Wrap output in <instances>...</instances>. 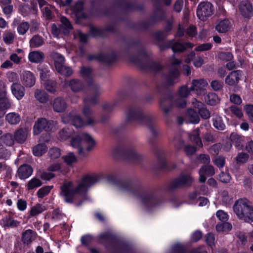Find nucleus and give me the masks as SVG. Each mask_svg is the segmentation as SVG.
<instances>
[{"mask_svg":"<svg viewBox=\"0 0 253 253\" xmlns=\"http://www.w3.org/2000/svg\"><path fill=\"white\" fill-rule=\"evenodd\" d=\"M98 181L96 176L85 175L81 179L76 188H73L72 182H65L60 186V195L66 203H72L76 194L85 196L88 188Z\"/></svg>","mask_w":253,"mask_h":253,"instance_id":"nucleus-1","label":"nucleus"},{"mask_svg":"<svg viewBox=\"0 0 253 253\" xmlns=\"http://www.w3.org/2000/svg\"><path fill=\"white\" fill-rule=\"evenodd\" d=\"M119 188L124 192H127L132 196L139 197L142 203L146 207L153 208L159 206L162 200L154 194L150 193L141 196L142 188L130 181H125L119 185Z\"/></svg>","mask_w":253,"mask_h":253,"instance_id":"nucleus-2","label":"nucleus"},{"mask_svg":"<svg viewBox=\"0 0 253 253\" xmlns=\"http://www.w3.org/2000/svg\"><path fill=\"white\" fill-rule=\"evenodd\" d=\"M126 121L128 122L136 121L138 123L146 126L150 129L152 135L156 137L158 134L159 128L155 122L154 117L150 114H144L140 107H131L127 112Z\"/></svg>","mask_w":253,"mask_h":253,"instance_id":"nucleus-3","label":"nucleus"},{"mask_svg":"<svg viewBox=\"0 0 253 253\" xmlns=\"http://www.w3.org/2000/svg\"><path fill=\"white\" fill-rule=\"evenodd\" d=\"M233 210L240 220L247 223L253 222V206L248 199L242 198L236 200Z\"/></svg>","mask_w":253,"mask_h":253,"instance_id":"nucleus-4","label":"nucleus"},{"mask_svg":"<svg viewBox=\"0 0 253 253\" xmlns=\"http://www.w3.org/2000/svg\"><path fill=\"white\" fill-rule=\"evenodd\" d=\"M71 146L78 149V154L83 157L86 156L85 152L84 150V145L85 144V151H91L95 146V142L93 138L88 133H83L72 138Z\"/></svg>","mask_w":253,"mask_h":253,"instance_id":"nucleus-5","label":"nucleus"},{"mask_svg":"<svg viewBox=\"0 0 253 253\" xmlns=\"http://www.w3.org/2000/svg\"><path fill=\"white\" fill-rule=\"evenodd\" d=\"M147 56L146 52L143 51L138 53V57L137 58L135 59L131 57L130 60L132 62L139 64L140 67L144 70L154 73L160 71L162 69L163 67L159 63L152 60H148L146 63H143L141 62V58H145Z\"/></svg>","mask_w":253,"mask_h":253,"instance_id":"nucleus-6","label":"nucleus"},{"mask_svg":"<svg viewBox=\"0 0 253 253\" xmlns=\"http://www.w3.org/2000/svg\"><path fill=\"white\" fill-rule=\"evenodd\" d=\"M114 155L116 157L132 162L141 158V156L132 148L117 147L114 150Z\"/></svg>","mask_w":253,"mask_h":253,"instance_id":"nucleus-7","label":"nucleus"},{"mask_svg":"<svg viewBox=\"0 0 253 253\" xmlns=\"http://www.w3.org/2000/svg\"><path fill=\"white\" fill-rule=\"evenodd\" d=\"M181 64V61L173 57L171 61V66L169 74L165 78V83L164 87L172 85L178 82V77L180 75L179 71L176 67Z\"/></svg>","mask_w":253,"mask_h":253,"instance_id":"nucleus-8","label":"nucleus"},{"mask_svg":"<svg viewBox=\"0 0 253 253\" xmlns=\"http://www.w3.org/2000/svg\"><path fill=\"white\" fill-rule=\"evenodd\" d=\"M213 6L211 2L208 1L201 2L197 7V16L199 19L204 21L213 14Z\"/></svg>","mask_w":253,"mask_h":253,"instance_id":"nucleus-9","label":"nucleus"},{"mask_svg":"<svg viewBox=\"0 0 253 253\" xmlns=\"http://www.w3.org/2000/svg\"><path fill=\"white\" fill-rule=\"evenodd\" d=\"M192 181L193 178L189 174H181L169 182L168 188L172 191L184 186H189Z\"/></svg>","mask_w":253,"mask_h":253,"instance_id":"nucleus-10","label":"nucleus"},{"mask_svg":"<svg viewBox=\"0 0 253 253\" xmlns=\"http://www.w3.org/2000/svg\"><path fill=\"white\" fill-rule=\"evenodd\" d=\"M90 89L92 92V96H87L84 99V105L87 106L88 104L95 105L97 103V97L102 93L100 85L94 82L91 81L89 84Z\"/></svg>","mask_w":253,"mask_h":253,"instance_id":"nucleus-11","label":"nucleus"},{"mask_svg":"<svg viewBox=\"0 0 253 253\" xmlns=\"http://www.w3.org/2000/svg\"><path fill=\"white\" fill-rule=\"evenodd\" d=\"M52 122V121H48L44 118L38 119L34 126V134L38 135L43 130H49L51 128V125Z\"/></svg>","mask_w":253,"mask_h":253,"instance_id":"nucleus-12","label":"nucleus"},{"mask_svg":"<svg viewBox=\"0 0 253 253\" xmlns=\"http://www.w3.org/2000/svg\"><path fill=\"white\" fill-rule=\"evenodd\" d=\"M193 45L190 42L181 43L180 42H174V40L169 41L163 46L161 47V49L163 50L165 48H171L174 52H183L187 48H192Z\"/></svg>","mask_w":253,"mask_h":253,"instance_id":"nucleus-13","label":"nucleus"},{"mask_svg":"<svg viewBox=\"0 0 253 253\" xmlns=\"http://www.w3.org/2000/svg\"><path fill=\"white\" fill-rule=\"evenodd\" d=\"M53 111L56 113H63L67 108V103L62 97L55 98L51 102Z\"/></svg>","mask_w":253,"mask_h":253,"instance_id":"nucleus-14","label":"nucleus"},{"mask_svg":"<svg viewBox=\"0 0 253 253\" xmlns=\"http://www.w3.org/2000/svg\"><path fill=\"white\" fill-rule=\"evenodd\" d=\"M11 107V103L6 97V86L4 83L0 82V109H7Z\"/></svg>","mask_w":253,"mask_h":253,"instance_id":"nucleus-15","label":"nucleus"},{"mask_svg":"<svg viewBox=\"0 0 253 253\" xmlns=\"http://www.w3.org/2000/svg\"><path fill=\"white\" fill-rule=\"evenodd\" d=\"M208 85V82L204 79L199 80H193L192 82V86L190 87L191 91H196L198 94L205 93L204 88Z\"/></svg>","mask_w":253,"mask_h":253,"instance_id":"nucleus-16","label":"nucleus"},{"mask_svg":"<svg viewBox=\"0 0 253 253\" xmlns=\"http://www.w3.org/2000/svg\"><path fill=\"white\" fill-rule=\"evenodd\" d=\"M82 112L84 117V121L86 126L94 125L96 123V121L93 115V111L88 106L84 105L82 108Z\"/></svg>","mask_w":253,"mask_h":253,"instance_id":"nucleus-17","label":"nucleus"},{"mask_svg":"<svg viewBox=\"0 0 253 253\" xmlns=\"http://www.w3.org/2000/svg\"><path fill=\"white\" fill-rule=\"evenodd\" d=\"M214 169L211 165H204L199 170V178L200 182L204 183L206 180V176H212L214 174Z\"/></svg>","mask_w":253,"mask_h":253,"instance_id":"nucleus-18","label":"nucleus"},{"mask_svg":"<svg viewBox=\"0 0 253 253\" xmlns=\"http://www.w3.org/2000/svg\"><path fill=\"white\" fill-rule=\"evenodd\" d=\"M241 76L242 71L240 70L232 71L226 77L225 82L230 86H235L238 84Z\"/></svg>","mask_w":253,"mask_h":253,"instance_id":"nucleus-19","label":"nucleus"},{"mask_svg":"<svg viewBox=\"0 0 253 253\" xmlns=\"http://www.w3.org/2000/svg\"><path fill=\"white\" fill-rule=\"evenodd\" d=\"M239 10L241 14L245 18H250L253 14V6L247 0L242 1L239 4Z\"/></svg>","mask_w":253,"mask_h":253,"instance_id":"nucleus-20","label":"nucleus"},{"mask_svg":"<svg viewBox=\"0 0 253 253\" xmlns=\"http://www.w3.org/2000/svg\"><path fill=\"white\" fill-rule=\"evenodd\" d=\"M21 80L22 84L26 87H31L35 84V78L33 74L28 71L23 72L21 77Z\"/></svg>","mask_w":253,"mask_h":253,"instance_id":"nucleus-21","label":"nucleus"},{"mask_svg":"<svg viewBox=\"0 0 253 253\" xmlns=\"http://www.w3.org/2000/svg\"><path fill=\"white\" fill-rule=\"evenodd\" d=\"M33 171L32 167L27 164H24L19 167L17 170V175L21 179H25L30 177Z\"/></svg>","mask_w":253,"mask_h":253,"instance_id":"nucleus-22","label":"nucleus"},{"mask_svg":"<svg viewBox=\"0 0 253 253\" xmlns=\"http://www.w3.org/2000/svg\"><path fill=\"white\" fill-rule=\"evenodd\" d=\"M11 90L12 94L18 100L21 99L25 95V88L19 83H13L11 86Z\"/></svg>","mask_w":253,"mask_h":253,"instance_id":"nucleus-23","label":"nucleus"},{"mask_svg":"<svg viewBox=\"0 0 253 253\" xmlns=\"http://www.w3.org/2000/svg\"><path fill=\"white\" fill-rule=\"evenodd\" d=\"M84 6L82 2H78L72 8V15L75 16L77 19L85 18V14L83 12Z\"/></svg>","mask_w":253,"mask_h":253,"instance_id":"nucleus-24","label":"nucleus"},{"mask_svg":"<svg viewBox=\"0 0 253 253\" xmlns=\"http://www.w3.org/2000/svg\"><path fill=\"white\" fill-rule=\"evenodd\" d=\"M231 28V23L228 19H224L219 21L215 25V30L219 33H225Z\"/></svg>","mask_w":253,"mask_h":253,"instance_id":"nucleus-25","label":"nucleus"},{"mask_svg":"<svg viewBox=\"0 0 253 253\" xmlns=\"http://www.w3.org/2000/svg\"><path fill=\"white\" fill-rule=\"evenodd\" d=\"M60 24L59 25L61 32L65 35H68L72 30V25L68 19L64 16L60 18Z\"/></svg>","mask_w":253,"mask_h":253,"instance_id":"nucleus-26","label":"nucleus"},{"mask_svg":"<svg viewBox=\"0 0 253 253\" xmlns=\"http://www.w3.org/2000/svg\"><path fill=\"white\" fill-rule=\"evenodd\" d=\"M28 134V129L21 127L15 131L14 133V138L17 142L23 143L26 140Z\"/></svg>","mask_w":253,"mask_h":253,"instance_id":"nucleus-27","label":"nucleus"},{"mask_svg":"<svg viewBox=\"0 0 253 253\" xmlns=\"http://www.w3.org/2000/svg\"><path fill=\"white\" fill-rule=\"evenodd\" d=\"M44 58V54L42 52L39 51H34L30 52L28 55V58L32 63H38L43 61Z\"/></svg>","mask_w":253,"mask_h":253,"instance_id":"nucleus-28","label":"nucleus"},{"mask_svg":"<svg viewBox=\"0 0 253 253\" xmlns=\"http://www.w3.org/2000/svg\"><path fill=\"white\" fill-rule=\"evenodd\" d=\"M36 237V234L32 230L28 229L24 232L22 234V241L24 244L29 245L35 240Z\"/></svg>","mask_w":253,"mask_h":253,"instance_id":"nucleus-29","label":"nucleus"},{"mask_svg":"<svg viewBox=\"0 0 253 253\" xmlns=\"http://www.w3.org/2000/svg\"><path fill=\"white\" fill-rule=\"evenodd\" d=\"M50 57L54 61L55 68H59V66L64 64V57L57 52H51L50 54Z\"/></svg>","mask_w":253,"mask_h":253,"instance_id":"nucleus-30","label":"nucleus"},{"mask_svg":"<svg viewBox=\"0 0 253 253\" xmlns=\"http://www.w3.org/2000/svg\"><path fill=\"white\" fill-rule=\"evenodd\" d=\"M69 86L74 92L82 91L84 87L83 83L78 79H73L69 82Z\"/></svg>","mask_w":253,"mask_h":253,"instance_id":"nucleus-31","label":"nucleus"},{"mask_svg":"<svg viewBox=\"0 0 253 253\" xmlns=\"http://www.w3.org/2000/svg\"><path fill=\"white\" fill-rule=\"evenodd\" d=\"M35 98L41 103H45L48 100V95L43 90L37 89L34 92Z\"/></svg>","mask_w":253,"mask_h":253,"instance_id":"nucleus-32","label":"nucleus"},{"mask_svg":"<svg viewBox=\"0 0 253 253\" xmlns=\"http://www.w3.org/2000/svg\"><path fill=\"white\" fill-rule=\"evenodd\" d=\"M205 100L208 105L211 106L215 105L220 102L218 96L214 92L209 93L205 97Z\"/></svg>","mask_w":253,"mask_h":253,"instance_id":"nucleus-33","label":"nucleus"},{"mask_svg":"<svg viewBox=\"0 0 253 253\" xmlns=\"http://www.w3.org/2000/svg\"><path fill=\"white\" fill-rule=\"evenodd\" d=\"M200 131L199 128L194 129L191 134H189V138L190 140L195 143L197 146L199 147H203V144L200 137Z\"/></svg>","mask_w":253,"mask_h":253,"instance_id":"nucleus-34","label":"nucleus"},{"mask_svg":"<svg viewBox=\"0 0 253 253\" xmlns=\"http://www.w3.org/2000/svg\"><path fill=\"white\" fill-rule=\"evenodd\" d=\"M3 41L7 45L13 43L15 39V34L10 30H6L3 34Z\"/></svg>","mask_w":253,"mask_h":253,"instance_id":"nucleus-35","label":"nucleus"},{"mask_svg":"<svg viewBox=\"0 0 253 253\" xmlns=\"http://www.w3.org/2000/svg\"><path fill=\"white\" fill-rule=\"evenodd\" d=\"M29 43L31 48L38 47L43 44L44 40L42 37L39 35H36L31 39Z\"/></svg>","mask_w":253,"mask_h":253,"instance_id":"nucleus-36","label":"nucleus"},{"mask_svg":"<svg viewBox=\"0 0 253 253\" xmlns=\"http://www.w3.org/2000/svg\"><path fill=\"white\" fill-rule=\"evenodd\" d=\"M213 125L217 129L223 130L225 129L226 126L224 123L222 118L217 115H214L212 118Z\"/></svg>","mask_w":253,"mask_h":253,"instance_id":"nucleus-37","label":"nucleus"},{"mask_svg":"<svg viewBox=\"0 0 253 253\" xmlns=\"http://www.w3.org/2000/svg\"><path fill=\"white\" fill-rule=\"evenodd\" d=\"M3 226L10 228H15L20 225V222L14 220L9 216H6L2 219Z\"/></svg>","mask_w":253,"mask_h":253,"instance_id":"nucleus-38","label":"nucleus"},{"mask_svg":"<svg viewBox=\"0 0 253 253\" xmlns=\"http://www.w3.org/2000/svg\"><path fill=\"white\" fill-rule=\"evenodd\" d=\"M15 140V139L13 135L9 133L2 135L0 138V142L8 146L13 145Z\"/></svg>","mask_w":253,"mask_h":253,"instance_id":"nucleus-39","label":"nucleus"},{"mask_svg":"<svg viewBox=\"0 0 253 253\" xmlns=\"http://www.w3.org/2000/svg\"><path fill=\"white\" fill-rule=\"evenodd\" d=\"M6 120L11 125H16L18 124L20 120V116L15 112L9 113L7 114L5 117Z\"/></svg>","mask_w":253,"mask_h":253,"instance_id":"nucleus-40","label":"nucleus"},{"mask_svg":"<svg viewBox=\"0 0 253 253\" xmlns=\"http://www.w3.org/2000/svg\"><path fill=\"white\" fill-rule=\"evenodd\" d=\"M47 149V146L44 143H40L35 146L33 149V152L36 156H41L44 154Z\"/></svg>","mask_w":253,"mask_h":253,"instance_id":"nucleus-41","label":"nucleus"},{"mask_svg":"<svg viewBox=\"0 0 253 253\" xmlns=\"http://www.w3.org/2000/svg\"><path fill=\"white\" fill-rule=\"evenodd\" d=\"M187 115L190 122L193 124H197L199 122L200 118L197 113L192 109H188L187 111Z\"/></svg>","mask_w":253,"mask_h":253,"instance_id":"nucleus-42","label":"nucleus"},{"mask_svg":"<svg viewBox=\"0 0 253 253\" xmlns=\"http://www.w3.org/2000/svg\"><path fill=\"white\" fill-rule=\"evenodd\" d=\"M73 125L77 128L82 127L86 126L84 119L80 115H74L71 117Z\"/></svg>","mask_w":253,"mask_h":253,"instance_id":"nucleus-43","label":"nucleus"},{"mask_svg":"<svg viewBox=\"0 0 253 253\" xmlns=\"http://www.w3.org/2000/svg\"><path fill=\"white\" fill-rule=\"evenodd\" d=\"M56 71L61 75L65 77H69L72 75L73 73L72 69L64 65V64L59 66V68H56Z\"/></svg>","mask_w":253,"mask_h":253,"instance_id":"nucleus-44","label":"nucleus"},{"mask_svg":"<svg viewBox=\"0 0 253 253\" xmlns=\"http://www.w3.org/2000/svg\"><path fill=\"white\" fill-rule=\"evenodd\" d=\"M42 181L38 178H33L27 183L26 186L28 190H32L41 186Z\"/></svg>","mask_w":253,"mask_h":253,"instance_id":"nucleus-45","label":"nucleus"},{"mask_svg":"<svg viewBox=\"0 0 253 253\" xmlns=\"http://www.w3.org/2000/svg\"><path fill=\"white\" fill-rule=\"evenodd\" d=\"M116 59L114 53L111 54H101L98 57V59L103 62L110 64L113 62Z\"/></svg>","mask_w":253,"mask_h":253,"instance_id":"nucleus-46","label":"nucleus"},{"mask_svg":"<svg viewBox=\"0 0 253 253\" xmlns=\"http://www.w3.org/2000/svg\"><path fill=\"white\" fill-rule=\"evenodd\" d=\"M45 210L44 207L40 204H36L31 209L30 215L34 216L42 213Z\"/></svg>","mask_w":253,"mask_h":253,"instance_id":"nucleus-47","label":"nucleus"},{"mask_svg":"<svg viewBox=\"0 0 253 253\" xmlns=\"http://www.w3.org/2000/svg\"><path fill=\"white\" fill-rule=\"evenodd\" d=\"M40 71V77L42 80H45L49 76L50 70L48 66L42 65L38 68Z\"/></svg>","mask_w":253,"mask_h":253,"instance_id":"nucleus-48","label":"nucleus"},{"mask_svg":"<svg viewBox=\"0 0 253 253\" xmlns=\"http://www.w3.org/2000/svg\"><path fill=\"white\" fill-rule=\"evenodd\" d=\"M231 224L227 222L217 224L216 226V230L218 232L228 231L231 230Z\"/></svg>","mask_w":253,"mask_h":253,"instance_id":"nucleus-49","label":"nucleus"},{"mask_svg":"<svg viewBox=\"0 0 253 253\" xmlns=\"http://www.w3.org/2000/svg\"><path fill=\"white\" fill-rule=\"evenodd\" d=\"M64 162L68 165H71L77 162V158L73 153H69L67 155L62 157Z\"/></svg>","mask_w":253,"mask_h":253,"instance_id":"nucleus-50","label":"nucleus"},{"mask_svg":"<svg viewBox=\"0 0 253 253\" xmlns=\"http://www.w3.org/2000/svg\"><path fill=\"white\" fill-rule=\"evenodd\" d=\"M45 88L51 93L55 92L56 89V83L52 80H47L44 84Z\"/></svg>","mask_w":253,"mask_h":253,"instance_id":"nucleus-51","label":"nucleus"},{"mask_svg":"<svg viewBox=\"0 0 253 253\" xmlns=\"http://www.w3.org/2000/svg\"><path fill=\"white\" fill-rule=\"evenodd\" d=\"M224 86V83L222 81L218 80H214L211 82V86L215 91H218L222 89Z\"/></svg>","mask_w":253,"mask_h":253,"instance_id":"nucleus-52","label":"nucleus"},{"mask_svg":"<svg viewBox=\"0 0 253 253\" xmlns=\"http://www.w3.org/2000/svg\"><path fill=\"white\" fill-rule=\"evenodd\" d=\"M53 188V186H46L40 188L37 192V195L40 198H43L47 195Z\"/></svg>","mask_w":253,"mask_h":253,"instance_id":"nucleus-53","label":"nucleus"},{"mask_svg":"<svg viewBox=\"0 0 253 253\" xmlns=\"http://www.w3.org/2000/svg\"><path fill=\"white\" fill-rule=\"evenodd\" d=\"M190 91V88L188 89L187 86H182L178 89V95L179 97L185 99L189 96Z\"/></svg>","mask_w":253,"mask_h":253,"instance_id":"nucleus-54","label":"nucleus"},{"mask_svg":"<svg viewBox=\"0 0 253 253\" xmlns=\"http://www.w3.org/2000/svg\"><path fill=\"white\" fill-rule=\"evenodd\" d=\"M29 28V24L27 22L21 23L17 26V31L20 35H24Z\"/></svg>","mask_w":253,"mask_h":253,"instance_id":"nucleus-55","label":"nucleus"},{"mask_svg":"<svg viewBox=\"0 0 253 253\" xmlns=\"http://www.w3.org/2000/svg\"><path fill=\"white\" fill-rule=\"evenodd\" d=\"M72 134V130L69 128H64L59 132V137L62 140H66Z\"/></svg>","mask_w":253,"mask_h":253,"instance_id":"nucleus-56","label":"nucleus"},{"mask_svg":"<svg viewBox=\"0 0 253 253\" xmlns=\"http://www.w3.org/2000/svg\"><path fill=\"white\" fill-rule=\"evenodd\" d=\"M172 106L179 108H185L186 106V102L185 99L177 97L174 99L172 103Z\"/></svg>","mask_w":253,"mask_h":253,"instance_id":"nucleus-57","label":"nucleus"},{"mask_svg":"<svg viewBox=\"0 0 253 253\" xmlns=\"http://www.w3.org/2000/svg\"><path fill=\"white\" fill-rule=\"evenodd\" d=\"M218 58L224 61H229L233 59V55L229 52H220L218 53Z\"/></svg>","mask_w":253,"mask_h":253,"instance_id":"nucleus-58","label":"nucleus"},{"mask_svg":"<svg viewBox=\"0 0 253 253\" xmlns=\"http://www.w3.org/2000/svg\"><path fill=\"white\" fill-rule=\"evenodd\" d=\"M48 155L52 159H57L61 155L60 150L58 148H52L49 150Z\"/></svg>","mask_w":253,"mask_h":253,"instance_id":"nucleus-59","label":"nucleus"},{"mask_svg":"<svg viewBox=\"0 0 253 253\" xmlns=\"http://www.w3.org/2000/svg\"><path fill=\"white\" fill-rule=\"evenodd\" d=\"M171 102L170 99H162L160 101V105L163 112L166 114H168L170 109V107H167V104H169Z\"/></svg>","mask_w":253,"mask_h":253,"instance_id":"nucleus-60","label":"nucleus"},{"mask_svg":"<svg viewBox=\"0 0 253 253\" xmlns=\"http://www.w3.org/2000/svg\"><path fill=\"white\" fill-rule=\"evenodd\" d=\"M172 253H188L186 252V248L184 246L180 244L174 245L172 248Z\"/></svg>","mask_w":253,"mask_h":253,"instance_id":"nucleus-61","label":"nucleus"},{"mask_svg":"<svg viewBox=\"0 0 253 253\" xmlns=\"http://www.w3.org/2000/svg\"><path fill=\"white\" fill-rule=\"evenodd\" d=\"M242 138L236 133H232L230 135V141L234 143L236 146L240 145Z\"/></svg>","mask_w":253,"mask_h":253,"instance_id":"nucleus-62","label":"nucleus"},{"mask_svg":"<svg viewBox=\"0 0 253 253\" xmlns=\"http://www.w3.org/2000/svg\"><path fill=\"white\" fill-rule=\"evenodd\" d=\"M196 159L198 163L201 164H208L210 162V158L208 155L200 154L197 156Z\"/></svg>","mask_w":253,"mask_h":253,"instance_id":"nucleus-63","label":"nucleus"},{"mask_svg":"<svg viewBox=\"0 0 253 253\" xmlns=\"http://www.w3.org/2000/svg\"><path fill=\"white\" fill-rule=\"evenodd\" d=\"M229 110L233 114L239 118H241L243 115L241 109L235 105L230 106Z\"/></svg>","mask_w":253,"mask_h":253,"instance_id":"nucleus-64","label":"nucleus"}]
</instances>
